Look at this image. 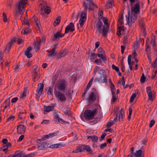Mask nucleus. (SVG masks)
<instances>
[{
    "label": "nucleus",
    "mask_w": 157,
    "mask_h": 157,
    "mask_svg": "<svg viewBox=\"0 0 157 157\" xmlns=\"http://www.w3.org/2000/svg\"><path fill=\"white\" fill-rule=\"evenodd\" d=\"M15 153L17 157H21V156H22V155H23L22 152H20L19 151H16V152Z\"/></svg>",
    "instance_id": "obj_55"
},
{
    "label": "nucleus",
    "mask_w": 157,
    "mask_h": 157,
    "mask_svg": "<svg viewBox=\"0 0 157 157\" xmlns=\"http://www.w3.org/2000/svg\"><path fill=\"white\" fill-rule=\"evenodd\" d=\"M83 152L82 148V146H78L77 147L76 149L73 150L72 152L73 153H78L79 152Z\"/></svg>",
    "instance_id": "obj_26"
},
{
    "label": "nucleus",
    "mask_w": 157,
    "mask_h": 157,
    "mask_svg": "<svg viewBox=\"0 0 157 157\" xmlns=\"http://www.w3.org/2000/svg\"><path fill=\"white\" fill-rule=\"evenodd\" d=\"M99 67L96 66L94 70V71L95 72V74L96 72L98 71L99 75V76H98L95 79L94 82L99 83L107 82V78L105 71L102 69H99Z\"/></svg>",
    "instance_id": "obj_1"
},
{
    "label": "nucleus",
    "mask_w": 157,
    "mask_h": 157,
    "mask_svg": "<svg viewBox=\"0 0 157 157\" xmlns=\"http://www.w3.org/2000/svg\"><path fill=\"white\" fill-rule=\"evenodd\" d=\"M63 112L67 114H69V110L68 108H66L63 110Z\"/></svg>",
    "instance_id": "obj_52"
},
{
    "label": "nucleus",
    "mask_w": 157,
    "mask_h": 157,
    "mask_svg": "<svg viewBox=\"0 0 157 157\" xmlns=\"http://www.w3.org/2000/svg\"><path fill=\"white\" fill-rule=\"evenodd\" d=\"M44 87V85L41 83H39L38 85L37 89V91L38 94H37V96L40 97L41 94Z\"/></svg>",
    "instance_id": "obj_19"
},
{
    "label": "nucleus",
    "mask_w": 157,
    "mask_h": 157,
    "mask_svg": "<svg viewBox=\"0 0 157 157\" xmlns=\"http://www.w3.org/2000/svg\"><path fill=\"white\" fill-rule=\"evenodd\" d=\"M151 44L153 46H155V37L154 36V38L152 37V39L151 40Z\"/></svg>",
    "instance_id": "obj_42"
},
{
    "label": "nucleus",
    "mask_w": 157,
    "mask_h": 157,
    "mask_svg": "<svg viewBox=\"0 0 157 157\" xmlns=\"http://www.w3.org/2000/svg\"><path fill=\"white\" fill-rule=\"evenodd\" d=\"M155 121L154 120H151L149 124V126L150 127H151L154 124Z\"/></svg>",
    "instance_id": "obj_58"
},
{
    "label": "nucleus",
    "mask_w": 157,
    "mask_h": 157,
    "mask_svg": "<svg viewBox=\"0 0 157 157\" xmlns=\"http://www.w3.org/2000/svg\"><path fill=\"white\" fill-rule=\"evenodd\" d=\"M58 133V132H54L52 133H51L49 134V135L50 136V138L54 136H56L57 135V133Z\"/></svg>",
    "instance_id": "obj_56"
},
{
    "label": "nucleus",
    "mask_w": 157,
    "mask_h": 157,
    "mask_svg": "<svg viewBox=\"0 0 157 157\" xmlns=\"http://www.w3.org/2000/svg\"><path fill=\"white\" fill-rule=\"evenodd\" d=\"M56 86L59 90L64 91L67 87V82L64 79H60L56 84Z\"/></svg>",
    "instance_id": "obj_7"
},
{
    "label": "nucleus",
    "mask_w": 157,
    "mask_h": 157,
    "mask_svg": "<svg viewBox=\"0 0 157 157\" xmlns=\"http://www.w3.org/2000/svg\"><path fill=\"white\" fill-rule=\"evenodd\" d=\"M97 108H95L92 110H87L84 113V116L86 119L91 120L94 118V115L97 113Z\"/></svg>",
    "instance_id": "obj_5"
},
{
    "label": "nucleus",
    "mask_w": 157,
    "mask_h": 157,
    "mask_svg": "<svg viewBox=\"0 0 157 157\" xmlns=\"http://www.w3.org/2000/svg\"><path fill=\"white\" fill-rule=\"evenodd\" d=\"M58 145V147H64L65 146V144L63 143H60L59 144H57Z\"/></svg>",
    "instance_id": "obj_61"
},
{
    "label": "nucleus",
    "mask_w": 157,
    "mask_h": 157,
    "mask_svg": "<svg viewBox=\"0 0 157 157\" xmlns=\"http://www.w3.org/2000/svg\"><path fill=\"white\" fill-rule=\"evenodd\" d=\"M17 132L18 134H22L25 133L26 130L25 127L22 124H20L17 127Z\"/></svg>",
    "instance_id": "obj_14"
},
{
    "label": "nucleus",
    "mask_w": 157,
    "mask_h": 157,
    "mask_svg": "<svg viewBox=\"0 0 157 157\" xmlns=\"http://www.w3.org/2000/svg\"><path fill=\"white\" fill-rule=\"evenodd\" d=\"M142 151L140 150H139L136 151V157H144V155H142Z\"/></svg>",
    "instance_id": "obj_35"
},
{
    "label": "nucleus",
    "mask_w": 157,
    "mask_h": 157,
    "mask_svg": "<svg viewBox=\"0 0 157 157\" xmlns=\"http://www.w3.org/2000/svg\"><path fill=\"white\" fill-rule=\"evenodd\" d=\"M47 94L49 95H52L53 94V89L50 87H48L47 88Z\"/></svg>",
    "instance_id": "obj_36"
},
{
    "label": "nucleus",
    "mask_w": 157,
    "mask_h": 157,
    "mask_svg": "<svg viewBox=\"0 0 157 157\" xmlns=\"http://www.w3.org/2000/svg\"><path fill=\"white\" fill-rule=\"evenodd\" d=\"M32 49V48L31 47H29L27 48L26 51L25 52V55L29 58H30L32 56V54L30 52Z\"/></svg>",
    "instance_id": "obj_21"
},
{
    "label": "nucleus",
    "mask_w": 157,
    "mask_h": 157,
    "mask_svg": "<svg viewBox=\"0 0 157 157\" xmlns=\"http://www.w3.org/2000/svg\"><path fill=\"white\" fill-rule=\"evenodd\" d=\"M14 116L13 115L11 116L8 118L7 120V121H13L14 120Z\"/></svg>",
    "instance_id": "obj_54"
},
{
    "label": "nucleus",
    "mask_w": 157,
    "mask_h": 157,
    "mask_svg": "<svg viewBox=\"0 0 157 157\" xmlns=\"http://www.w3.org/2000/svg\"><path fill=\"white\" fill-rule=\"evenodd\" d=\"M124 114V111L123 109L121 108L120 112L119 115L118 120L119 121H122L123 115Z\"/></svg>",
    "instance_id": "obj_27"
},
{
    "label": "nucleus",
    "mask_w": 157,
    "mask_h": 157,
    "mask_svg": "<svg viewBox=\"0 0 157 157\" xmlns=\"http://www.w3.org/2000/svg\"><path fill=\"white\" fill-rule=\"evenodd\" d=\"M39 5V8L40 9L39 12L42 15L44 14V13L49 14L51 12L50 8L47 6V2L46 1H40Z\"/></svg>",
    "instance_id": "obj_2"
},
{
    "label": "nucleus",
    "mask_w": 157,
    "mask_h": 157,
    "mask_svg": "<svg viewBox=\"0 0 157 157\" xmlns=\"http://www.w3.org/2000/svg\"><path fill=\"white\" fill-rule=\"evenodd\" d=\"M146 92L148 97V100L153 101L154 99V96L152 94L150 86L146 88Z\"/></svg>",
    "instance_id": "obj_13"
},
{
    "label": "nucleus",
    "mask_w": 157,
    "mask_h": 157,
    "mask_svg": "<svg viewBox=\"0 0 157 157\" xmlns=\"http://www.w3.org/2000/svg\"><path fill=\"white\" fill-rule=\"evenodd\" d=\"M106 134L105 133H104L103 134H102L101 135V137L100 138V141L104 139V137L106 136Z\"/></svg>",
    "instance_id": "obj_63"
},
{
    "label": "nucleus",
    "mask_w": 157,
    "mask_h": 157,
    "mask_svg": "<svg viewBox=\"0 0 157 157\" xmlns=\"http://www.w3.org/2000/svg\"><path fill=\"white\" fill-rule=\"evenodd\" d=\"M74 30V25L73 23L71 22L69 25L66 26L65 31V34H67L69 31L72 32Z\"/></svg>",
    "instance_id": "obj_16"
},
{
    "label": "nucleus",
    "mask_w": 157,
    "mask_h": 157,
    "mask_svg": "<svg viewBox=\"0 0 157 157\" xmlns=\"http://www.w3.org/2000/svg\"><path fill=\"white\" fill-rule=\"evenodd\" d=\"M64 36V34H61V31H58L54 35V40L59 39L60 38L63 37Z\"/></svg>",
    "instance_id": "obj_20"
},
{
    "label": "nucleus",
    "mask_w": 157,
    "mask_h": 157,
    "mask_svg": "<svg viewBox=\"0 0 157 157\" xmlns=\"http://www.w3.org/2000/svg\"><path fill=\"white\" fill-rule=\"evenodd\" d=\"M117 96H116L115 94H112V101L113 102H114L117 100Z\"/></svg>",
    "instance_id": "obj_45"
},
{
    "label": "nucleus",
    "mask_w": 157,
    "mask_h": 157,
    "mask_svg": "<svg viewBox=\"0 0 157 157\" xmlns=\"http://www.w3.org/2000/svg\"><path fill=\"white\" fill-rule=\"evenodd\" d=\"M10 98H8L6 99L3 104V105L4 106V108L6 109L7 107H9V108L10 109Z\"/></svg>",
    "instance_id": "obj_23"
},
{
    "label": "nucleus",
    "mask_w": 157,
    "mask_h": 157,
    "mask_svg": "<svg viewBox=\"0 0 157 157\" xmlns=\"http://www.w3.org/2000/svg\"><path fill=\"white\" fill-rule=\"evenodd\" d=\"M48 144L45 142H42L39 143L37 145L39 150H43L48 147Z\"/></svg>",
    "instance_id": "obj_18"
},
{
    "label": "nucleus",
    "mask_w": 157,
    "mask_h": 157,
    "mask_svg": "<svg viewBox=\"0 0 157 157\" xmlns=\"http://www.w3.org/2000/svg\"><path fill=\"white\" fill-rule=\"evenodd\" d=\"M83 3V5L85 10L86 11L88 9L93 10L94 8H98L97 6L91 0H86Z\"/></svg>",
    "instance_id": "obj_4"
},
{
    "label": "nucleus",
    "mask_w": 157,
    "mask_h": 157,
    "mask_svg": "<svg viewBox=\"0 0 157 157\" xmlns=\"http://www.w3.org/2000/svg\"><path fill=\"white\" fill-rule=\"evenodd\" d=\"M57 44H56L53 46V48L52 50L49 52V53L48 54L49 56H52L54 54L55 49L57 48Z\"/></svg>",
    "instance_id": "obj_29"
},
{
    "label": "nucleus",
    "mask_w": 157,
    "mask_h": 157,
    "mask_svg": "<svg viewBox=\"0 0 157 157\" xmlns=\"http://www.w3.org/2000/svg\"><path fill=\"white\" fill-rule=\"evenodd\" d=\"M33 75H34L33 81L34 82L36 81L39 78L38 73L33 74Z\"/></svg>",
    "instance_id": "obj_39"
},
{
    "label": "nucleus",
    "mask_w": 157,
    "mask_h": 157,
    "mask_svg": "<svg viewBox=\"0 0 157 157\" xmlns=\"http://www.w3.org/2000/svg\"><path fill=\"white\" fill-rule=\"evenodd\" d=\"M114 123L113 121H111L109 122H108L106 125V127L108 128H109Z\"/></svg>",
    "instance_id": "obj_50"
},
{
    "label": "nucleus",
    "mask_w": 157,
    "mask_h": 157,
    "mask_svg": "<svg viewBox=\"0 0 157 157\" xmlns=\"http://www.w3.org/2000/svg\"><path fill=\"white\" fill-rule=\"evenodd\" d=\"M91 84H90L89 83H88L87 86H86V90H85L84 91V92L83 94H82V96H83L84 95H85V94L86 93V92L87 91V90H86L87 89H89L90 87L91 86Z\"/></svg>",
    "instance_id": "obj_48"
},
{
    "label": "nucleus",
    "mask_w": 157,
    "mask_h": 157,
    "mask_svg": "<svg viewBox=\"0 0 157 157\" xmlns=\"http://www.w3.org/2000/svg\"><path fill=\"white\" fill-rule=\"evenodd\" d=\"M55 96L58 101L63 102L66 100V98L63 93L61 92L56 91L55 92Z\"/></svg>",
    "instance_id": "obj_10"
},
{
    "label": "nucleus",
    "mask_w": 157,
    "mask_h": 157,
    "mask_svg": "<svg viewBox=\"0 0 157 157\" xmlns=\"http://www.w3.org/2000/svg\"><path fill=\"white\" fill-rule=\"evenodd\" d=\"M122 85L123 86H124V88H126V87L125 86V80L124 78V77H122Z\"/></svg>",
    "instance_id": "obj_62"
},
{
    "label": "nucleus",
    "mask_w": 157,
    "mask_h": 157,
    "mask_svg": "<svg viewBox=\"0 0 157 157\" xmlns=\"http://www.w3.org/2000/svg\"><path fill=\"white\" fill-rule=\"evenodd\" d=\"M2 16L3 17V22H6L8 21V19H7V17L6 15V14L5 13H3Z\"/></svg>",
    "instance_id": "obj_46"
},
{
    "label": "nucleus",
    "mask_w": 157,
    "mask_h": 157,
    "mask_svg": "<svg viewBox=\"0 0 157 157\" xmlns=\"http://www.w3.org/2000/svg\"><path fill=\"white\" fill-rule=\"evenodd\" d=\"M82 147L83 152L85 151L87 152H90L91 150L90 147L89 145H82Z\"/></svg>",
    "instance_id": "obj_25"
},
{
    "label": "nucleus",
    "mask_w": 157,
    "mask_h": 157,
    "mask_svg": "<svg viewBox=\"0 0 157 157\" xmlns=\"http://www.w3.org/2000/svg\"><path fill=\"white\" fill-rule=\"evenodd\" d=\"M150 48L149 45L147 44L146 42V52H149L150 51Z\"/></svg>",
    "instance_id": "obj_64"
},
{
    "label": "nucleus",
    "mask_w": 157,
    "mask_h": 157,
    "mask_svg": "<svg viewBox=\"0 0 157 157\" xmlns=\"http://www.w3.org/2000/svg\"><path fill=\"white\" fill-rule=\"evenodd\" d=\"M140 12V5L139 3H138L135 4L133 7L131 9V13L135 14L136 15V14Z\"/></svg>",
    "instance_id": "obj_15"
},
{
    "label": "nucleus",
    "mask_w": 157,
    "mask_h": 157,
    "mask_svg": "<svg viewBox=\"0 0 157 157\" xmlns=\"http://www.w3.org/2000/svg\"><path fill=\"white\" fill-rule=\"evenodd\" d=\"M113 1L111 0H108L105 6V7L108 9L112 7Z\"/></svg>",
    "instance_id": "obj_24"
},
{
    "label": "nucleus",
    "mask_w": 157,
    "mask_h": 157,
    "mask_svg": "<svg viewBox=\"0 0 157 157\" xmlns=\"http://www.w3.org/2000/svg\"><path fill=\"white\" fill-rule=\"evenodd\" d=\"M61 17L60 16H58L56 18V21L53 23L54 26L58 25L60 21Z\"/></svg>",
    "instance_id": "obj_33"
},
{
    "label": "nucleus",
    "mask_w": 157,
    "mask_h": 157,
    "mask_svg": "<svg viewBox=\"0 0 157 157\" xmlns=\"http://www.w3.org/2000/svg\"><path fill=\"white\" fill-rule=\"evenodd\" d=\"M90 139L92 141L94 142H97L98 140V137L95 136H89L88 137L87 139Z\"/></svg>",
    "instance_id": "obj_30"
},
{
    "label": "nucleus",
    "mask_w": 157,
    "mask_h": 157,
    "mask_svg": "<svg viewBox=\"0 0 157 157\" xmlns=\"http://www.w3.org/2000/svg\"><path fill=\"white\" fill-rule=\"evenodd\" d=\"M18 99V98L17 97L13 98L11 100V102L12 103H15Z\"/></svg>",
    "instance_id": "obj_59"
},
{
    "label": "nucleus",
    "mask_w": 157,
    "mask_h": 157,
    "mask_svg": "<svg viewBox=\"0 0 157 157\" xmlns=\"http://www.w3.org/2000/svg\"><path fill=\"white\" fill-rule=\"evenodd\" d=\"M137 18L136 15L135 14L128 12V17L127 18V23L129 26H131L136 20Z\"/></svg>",
    "instance_id": "obj_9"
},
{
    "label": "nucleus",
    "mask_w": 157,
    "mask_h": 157,
    "mask_svg": "<svg viewBox=\"0 0 157 157\" xmlns=\"http://www.w3.org/2000/svg\"><path fill=\"white\" fill-rule=\"evenodd\" d=\"M95 63L98 65H100L102 63V61L100 59H97L95 60Z\"/></svg>",
    "instance_id": "obj_53"
},
{
    "label": "nucleus",
    "mask_w": 157,
    "mask_h": 157,
    "mask_svg": "<svg viewBox=\"0 0 157 157\" xmlns=\"http://www.w3.org/2000/svg\"><path fill=\"white\" fill-rule=\"evenodd\" d=\"M54 119L55 121H58L59 123H61L62 124H65L67 122L65 121L62 119L60 118L58 114H56L54 116Z\"/></svg>",
    "instance_id": "obj_22"
},
{
    "label": "nucleus",
    "mask_w": 157,
    "mask_h": 157,
    "mask_svg": "<svg viewBox=\"0 0 157 157\" xmlns=\"http://www.w3.org/2000/svg\"><path fill=\"white\" fill-rule=\"evenodd\" d=\"M53 109V107L51 106H46L44 107V111L47 112L52 111Z\"/></svg>",
    "instance_id": "obj_34"
},
{
    "label": "nucleus",
    "mask_w": 157,
    "mask_h": 157,
    "mask_svg": "<svg viewBox=\"0 0 157 157\" xmlns=\"http://www.w3.org/2000/svg\"><path fill=\"white\" fill-rule=\"evenodd\" d=\"M98 53L97 54V55L103 61H106V59L105 58V54L102 48H99L98 49Z\"/></svg>",
    "instance_id": "obj_12"
},
{
    "label": "nucleus",
    "mask_w": 157,
    "mask_h": 157,
    "mask_svg": "<svg viewBox=\"0 0 157 157\" xmlns=\"http://www.w3.org/2000/svg\"><path fill=\"white\" fill-rule=\"evenodd\" d=\"M146 78L145 77L144 75V74H142V76H141L140 78V82L141 83H144L145 82V79Z\"/></svg>",
    "instance_id": "obj_49"
},
{
    "label": "nucleus",
    "mask_w": 157,
    "mask_h": 157,
    "mask_svg": "<svg viewBox=\"0 0 157 157\" xmlns=\"http://www.w3.org/2000/svg\"><path fill=\"white\" fill-rule=\"evenodd\" d=\"M112 67L113 69L115 70L117 72H119V68L116 67L114 64L112 65Z\"/></svg>",
    "instance_id": "obj_51"
},
{
    "label": "nucleus",
    "mask_w": 157,
    "mask_h": 157,
    "mask_svg": "<svg viewBox=\"0 0 157 157\" xmlns=\"http://www.w3.org/2000/svg\"><path fill=\"white\" fill-rule=\"evenodd\" d=\"M24 137V136L23 135H21L19 137V139L17 140L18 142H20L22 140Z\"/></svg>",
    "instance_id": "obj_57"
},
{
    "label": "nucleus",
    "mask_w": 157,
    "mask_h": 157,
    "mask_svg": "<svg viewBox=\"0 0 157 157\" xmlns=\"http://www.w3.org/2000/svg\"><path fill=\"white\" fill-rule=\"evenodd\" d=\"M85 12H82L80 15L79 23L81 27H82L84 24V23L86 20V11L84 9Z\"/></svg>",
    "instance_id": "obj_11"
},
{
    "label": "nucleus",
    "mask_w": 157,
    "mask_h": 157,
    "mask_svg": "<svg viewBox=\"0 0 157 157\" xmlns=\"http://www.w3.org/2000/svg\"><path fill=\"white\" fill-rule=\"evenodd\" d=\"M152 66L154 68H157V58L153 62V63H152Z\"/></svg>",
    "instance_id": "obj_44"
},
{
    "label": "nucleus",
    "mask_w": 157,
    "mask_h": 157,
    "mask_svg": "<svg viewBox=\"0 0 157 157\" xmlns=\"http://www.w3.org/2000/svg\"><path fill=\"white\" fill-rule=\"evenodd\" d=\"M141 30L142 31V34L144 37H145L146 35L145 28L143 24H141Z\"/></svg>",
    "instance_id": "obj_32"
},
{
    "label": "nucleus",
    "mask_w": 157,
    "mask_h": 157,
    "mask_svg": "<svg viewBox=\"0 0 157 157\" xmlns=\"http://www.w3.org/2000/svg\"><path fill=\"white\" fill-rule=\"evenodd\" d=\"M96 27L98 32L102 33L103 36H106L109 29L107 25L106 26H103L100 20H99L96 23Z\"/></svg>",
    "instance_id": "obj_3"
},
{
    "label": "nucleus",
    "mask_w": 157,
    "mask_h": 157,
    "mask_svg": "<svg viewBox=\"0 0 157 157\" xmlns=\"http://www.w3.org/2000/svg\"><path fill=\"white\" fill-rule=\"evenodd\" d=\"M27 3L25 0H20L17 3L16 6V8L18 9L19 12L21 15H22L25 11V5Z\"/></svg>",
    "instance_id": "obj_6"
},
{
    "label": "nucleus",
    "mask_w": 157,
    "mask_h": 157,
    "mask_svg": "<svg viewBox=\"0 0 157 157\" xmlns=\"http://www.w3.org/2000/svg\"><path fill=\"white\" fill-rule=\"evenodd\" d=\"M118 23L119 24L121 25V24H122L123 23V16L121 15V17H120V19L118 21Z\"/></svg>",
    "instance_id": "obj_43"
},
{
    "label": "nucleus",
    "mask_w": 157,
    "mask_h": 157,
    "mask_svg": "<svg viewBox=\"0 0 157 157\" xmlns=\"http://www.w3.org/2000/svg\"><path fill=\"white\" fill-rule=\"evenodd\" d=\"M136 94L135 93H133L132 95H131V97H130V102H132L134 99V98H136Z\"/></svg>",
    "instance_id": "obj_40"
},
{
    "label": "nucleus",
    "mask_w": 157,
    "mask_h": 157,
    "mask_svg": "<svg viewBox=\"0 0 157 157\" xmlns=\"http://www.w3.org/2000/svg\"><path fill=\"white\" fill-rule=\"evenodd\" d=\"M12 45V43L10 44L9 43L7 44L6 46L5 49L4 51V52L6 53H9Z\"/></svg>",
    "instance_id": "obj_28"
},
{
    "label": "nucleus",
    "mask_w": 157,
    "mask_h": 157,
    "mask_svg": "<svg viewBox=\"0 0 157 157\" xmlns=\"http://www.w3.org/2000/svg\"><path fill=\"white\" fill-rule=\"evenodd\" d=\"M30 31L29 28H25L24 29L21 31V33L24 35L30 33Z\"/></svg>",
    "instance_id": "obj_37"
},
{
    "label": "nucleus",
    "mask_w": 157,
    "mask_h": 157,
    "mask_svg": "<svg viewBox=\"0 0 157 157\" xmlns=\"http://www.w3.org/2000/svg\"><path fill=\"white\" fill-rule=\"evenodd\" d=\"M67 52L65 50H63L59 54V58H61L62 57L65 56L67 54Z\"/></svg>",
    "instance_id": "obj_38"
},
{
    "label": "nucleus",
    "mask_w": 157,
    "mask_h": 157,
    "mask_svg": "<svg viewBox=\"0 0 157 157\" xmlns=\"http://www.w3.org/2000/svg\"><path fill=\"white\" fill-rule=\"evenodd\" d=\"M33 19L35 22V24L38 28H39V26L40 25V22L38 20L36 16H34L33 17Z\"/></svg>",
    "instance_id": "obj_31"
},
{
    "label": "nucleus",
    "mask_w": 157,
    "mask_h": 157,
    "mask_svg": "<svg viewBox=\"0 0 157 157\" xmlns=\"http://www.w3.org/2000/svg\"><path fill=\"white\" fill-rule=\"evenodd\" d=\"M102 19L105 25V26H106V25H108V28H109V25L107 23V18L105 17H102Z\"/></svg>",
    "instance_id": "obj_41"
},
{
    "label": "nucleus",
    "mask_w": 157,
    "mask_h": 157,
    "mask_svg": "<svg viewBox=\"0 0 157 157\" xmlns=\"http://www.w3.org/2000/svg\"><path fill=\"white\" fill-rule=\"evenodd\" d=\"M97 92L95 89H92L90 93L88 95L87 100L89 102L93 103L96 99Z\"/></svg>",
    "instance_id": "obj_8"
},
{
    "label": "nucleus",
    "mask_w": 157,
    "mask_h": 157,
    "mask_svg": "<svg viewBox=\"0 0 157 157\" xmlns=\"http://www.w3.org/2000/svg\"><path fill=\"white\" fill-rule=\"evenodd\" d=\"M39 70V68L36 66H35L33 68V74L38 73L37 71H38Z\"/></svg>",
    "instance_id": "obj_47"
},
{
    "label": "nucleus",
    "mask_w": 157,
    "mask_h": 157,
    "mask_svg": "<svg viewBox=\"0 0 157 157\" xmlns=\"http://www.w3.org/2000/svg\"><path fill=\"white\" fill-rule=\"evenodd\" d=\"M139 46H140L139 42V41H136V44H134V47H135V48H138L139 47Z\"/></svg>",
    "instance_id": "obj_60"
},
{
    "label": "nucleus",
    "mask_w": 157,
    "mask_h": 157,
    "mask_svg": "<svg viewBox=\"0 0 157 157\" xmlns=\"http://www.w3.org/2000/svg\"><path fill=\"white\" fill-rule=\"evenodd\" d=\"M44 41L45 39L43 38L42 39V40H40L39 41L37 40L34 42V48L36 51L38 52L39 51L40 46V44L41 42L42 41H44Z\"/></svg>",
    "instance_id": "obj_17"
}]
</instances>
